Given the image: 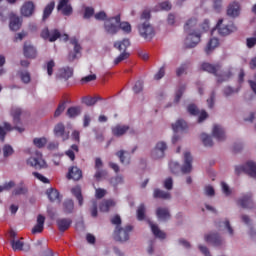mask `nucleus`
<instances>
[{"label":"nucleus","instance_id":"obj_28","mask_svg":"<svg viewBox=\"0 0 256 256\" xmlns=\"http://www.w3.org/2000/svg\"><path fill=\"white\" fill-rule=\"evenodd\" d=\"M156 215L158 219H161L162 221H167L168 219H171V214L169 213V209L167 208H157Z\"/></svg>","mask_w":256,"mask_h":256},{"label":"nucleus","instance_id":"obj_16","mask_svg":"<svg viewBox=\"0 0 256 256\" xmlns=\"http://www.w3.org/2000/svg\"><path fill=\"white\" fill-rule=\"evenodd\" d=\"M238 205H240L242 209H253V195H244L242 198L238 200Z\"/></svg>","mask_w":256,"mask_h":256},{"label":"nucleus","instance_id":"obj_19","mask_svg":"<svg viewBox=\"0 0 256 256\" xmlns=\"http://www.w3.org/2000/svg\"><path fill=\"white\" fill-rule=\"evenodd\" d=\"M217 83H225V81H229L231 77H233V67H228L222 73H218Z\"/></svg>","mask_w":256,"mask_h":256},{"label":"nucleus","instance_id":"obj_47","mask_svg":"<svg viewBox=\"0 0 256 256\" xmlns=\"http://www.w3.org/2000/svg\"><path fill=\"white\" fill-rule=\"evenodd\" d=\"M44 69H46L47 75L51 77V75H53V69H55V61L49 60L48 62H46Z\"/></svg>","mask_w":256,"mask_h":256},{"label":"nucleus","instance_id":"obj_57","mask_svg":"<svg viewBox=\"0 0 256 256\" xmlns=\"http://www.w3.org/2000/svg\"><path fill=\"white\" fill-rule=\"evenodd\" d=\"M3 153H4V157H10V155L14 153L13 147H11V145L9 144L4 145Z\"/></svg>","mask_w":256,"mask_h":256},{"label":"nucleus","instance_id":"obj_54","mask_svg":"<svg viewBox=\"0 0 256 256\" xmlns=\"http://www.w3.org/2000/svg\"><path fill=\"white\" fill-rule=\"evenodd\" d=\"M183 93H185V86H181L177 91H176V95H175V99L174 101L176 103H179V101H181V97H183Z\"/></svg>","mask_w":256,"mask_h":256},{"label":"nucleus","instance_id":"obj_1","mask_svg":"<svg viewBox=\"0 0 256 256\" xmlns=\"http://www.w3.org/2000/svg\"><path fill=\"white\" fill-rule=\"evenodd\" d=\"M10 115L13 118V125L9 122H3V126H0V141H5L7 133L11 131H18V133H23L25 128L21 127V116L23 115V110L17 106H14L10 110Z\"/></svg>","mask_w":256,"mask_h":256},{"label":"nucleus","instance_id":"obj_55","mask_svg":"<svg viewBox=\"0 0 256 256\" xmlns=\"http://www.w3.org/2000/svg\"><path fill=\"white\" fill-rule=\"evenodd\" d=\"M223 7V0H213V9L216 13H221V8Z\"/></svg>","mask_w":256,"mask_h":256},{"label":"nucleus","instance_id":"obj_17","mask_svg":"<svg viewBox=\"0 0 256 256\" xmlns=\"http://www.w3.org/2000/svg\"><path fill=\"white\" fill-rule=\"evenodd\" d=\"M73 220L71 218H59L56 220V225L60 233H65L71 227Z\"/></svg>","mask_w":256,"mask_h":256},{"label":"nucleus","instance_id":"obj_58","mask_svg":"<svg viewBox=\"0 0 256 256\" xmlns=\"http://www.w3.org/2000/svg\"><path fill=\"white\" fill-rule=\"evenodd\" d=\"M187 111L190 115H199V108L195 104L188 105Z\"/></svg>","mask_w":256,"mask_h":256},{"label":"nucleus","instance_id":"obj_36","mask_svg":"<svg viewBox=\"0 0 256 256\" xmlns=\"http://www.w3.org/2000/svg\"><path fill=\"white\" fill-rule=\"evenodd\" d=\"M66 115L70 119H75V117H79V115H81V107L73 106V107L68 108Z\"/></svg>","mask_w":256,"mask_h":256},{"label":"nucleus","instance_id":"obj_39","mask_svg":"<svg viewBox=\"0 0 256 256\" xmlns=\"http://www.w3.org/2000/svg\"><path fill=\"white\" fill-rule=\"evenodd\" d=\"M73 209H75V203L72 199H68L63 203V211L66 215L73 213Z\"/></svg>","mask_w":256,"mask_h":256},{"label":"nucleus","instance_id":"obj_56","mask_svg":"<svg viewBox=\"0 0 256 256\" xmlns=\"http://www.w3.org/2000/svg\"><path fill=\"white\" fill-rule=\"evenodd\" d=\"M189 69V64L185 63L182 64L177 70H176V75L177 77H181L183 73H185Z\"/></svg>","mask_w":256,"mask_h":256},{"label":"nucleus","instance_id":"obj_45","mask_svg":"<svg viewBox=\"0 0 256 256\" xmlns=\"http://www.w3.org/2000/svg\"><path fill=\"white\" fill-rule=\"evenodd\" d=\"M201 139H202V143H203L204 147H213V138H211V136H209L205 133H202Z\"/></svg>","mask_w":256,"mask_h":256},{"label":"nucleus","instance_id":"obj_20","mask_svg":"<svg viewBox=\"0 0 256 256\" xmlns=\"http://www.w3.org/2000/svg\"><path fill=\"white\" fill-rule=\"evenodd\" d=\"M10 245L13 251H29L31 245L23 243L21 240H11Z\"/></svg>","mask_w":256,"mask_h":256},{"label":"nucleus","instance_id":"obj_49","mask_svg":"<svg viewBox=\"0 0 256 256\" xmlns=\"http://www.w3.org/2000/svg\"><path fill=\"white\" fill-rule=\"evenodd\" d=\"M117 157L120 159V163H127L129 164V158L126 160V155H129V152L120 150L116 153Z\"/></svg>","mask_w":256,"mask_h":256},{"label":"nucleus","instance_id":"obj_41","mask_svg":"<svg viewBox=\"0 0 256 256\" xmlns=\"http://www.w3.org/2000/svg\"><path fill=\"white\" fill-rule=\"evenodd\" d=\"M70 43H71V45L74 46V53L75 54L72 55V60H73V59L77 58V55H79V53H81L82 48H81V45L79 44V40H77V38H72L70 40Z\"/></svg>","mask_w":256,"mask_h":256},{"label":"nucleus","instance_id":"obj_48","mask_svg":"<svg viewBox=\"0 0 256 256\" xmlns=\"http://www.w3.org/2000/svg\"><path fill=\"white\" fill-rule=\"evenodd\" d=\"M145 204H140V206L137 209V219L138 221H143L145 219Z\"/></svg>","mask_w":256,"mask_h":256},{"label":"nucleus","instance_id":"obj_51","mask_svg":"<svg viewBox=\"0 0 256 256\" xmlns=\"http://www.w3.org/2000/svg\"><path fill=\"white\" fill-rule=\"evenodd\" d=\"M33 143H34L35 147H38V149H42V147H45V145H47V139L35 138L33 140Z\"/></svg>","mask_w":256,"mask_h":256},{"label":"nucleus","instance_id":"obj_35","mask_svg":"<svg viewBox=\"0 0 256 256\" xmlns=\"http://www.w3.org/2000/svg\"><path fill=\"white\" fill-rule=\"evenodd\" d=\"M72 195L76 197L80 207L83 206V194L81 193V186H75L71 189Z\"/></svg>","mask_w":256,"mask_h":256},{"label":"nucleus","instance_id":"obj_30","mask_svg":"<svg viewBox=\"0 0 256 256\" xmlns=\"http://www.w3.org/2000/svg\"><path fill=\"white\" fill-rule=\"evenodd\" d=\"M131 46V41L129 39H123L122 41H117L114 43V48L118 51H127V48Z\"/></svg>","mask_w":256,"mask_h":256},{"label":"nucleus","instance_id":"obj_33","mask_svg":"<svg viewBox=\"0 0 256 256\" xmlns=\"http://www.w3.org/2000/svg\"><path fill=\"white\" fill-rule=\"evenodd\" d=\"M216 47H219V39L217 38H211L205 48L206 55H210L211 52L216 49Z\"/></svg>","mask_w":256,"mask_h":256},{"label":"nucleus","instance_id":"obj_8","mask_svg":"<svg viewBox=\"0 0 256 256\" xmlns=\"http://www.w3.org/2000/svg\"><path fill=\"white\" fill-rule=\"evenodd\" d=\"M27 163L30 167H34V169H45L47 167V162L44 161L43 154L40 152H36V157H30Z\"/></svg>","mask_w":256,"mask_h":256},{"label":"nucleus","instance_id":"obj_4","mask_svg":"<svg viewBox=\"0 0 256 256\" xmlns=\"http://www.w3.org/2000/svg\"><path fill=\"white\" fill-rule=\"evenodd\" d=\"M121 21V15L108 18L104 22V30L108 35H117L119 33V22Z\"/></svg>","mask_w":256,"mask_h":256},{"label":"nucleus","instance_id":"obj_25","mask_svg":"<svg viewBox=\"0 0 256 256\" xmlns=\"http://www.w3.org/2000/svg\"><path fill=\"white\" fill-rule=\"evenodd\" d=\"M239 13H240L239 3L233 2L228 6L227 15L229 17H239Z\"/></svg>","mask_w":256,"mask_h":256},{"label":"nucleus","instance_id":"obj_46","mask_svg":"<svg viewBox=\"0 0 256 256\" xmlns=\"http://www.w3.org/2000/svg\"><path fill=\"white\" fill-rule=\"evenodd\" d=\"M122 53L114 60V64L115 65H119V63H121V61H125L127 59H129V57L131 56V54L127 51H121Z\"/></svg>","mask_w":256,"mask_h":256},{"label":"nucleus","instance_id":"obj_60","mask_svg":"<svg viewBox=\"0 0 256 256\" xmlns=\"http://www.w3.org/2000/svg\"><path fill=\"white\" fill-rule=\"evenodd\" d=\"M215 97V91L211 92L210 98L207 99L209 109H213V107H215Z\"/></svg>","mask_w":256,"mask_h":256},{"label":"nucleus","instance_id":"obj_14","mask_svg":"<svg viewBox=\"0 0 256 256\" xmlns=\"http://www.w3.org/2000/svg\"><path fill=\"white\" fill-rule=\"evenodd\" d=\"M55 137H60L62 141H67L69 139V132L65 131V125L63 123H58L54 127Z\"/></svg>","mask_w":256,"mask_h":256},{"label":"nucleus","instance_id":"obj_15","mask_svg":"<svg viewBox=\"0 0 256 256\" xmlns=\"http://www.w3.org/2000/svg\"><path fill=\"white\" fill-rule=\"evenodd\" d=\"M23 53L26 59H35L37 57V49L35 46L28 44L27 42L24 43Z\"/></svg>","mask_w":256,"mask_h":256},{"label":"nucleus","instance_id":"obj_27","mask_svg":"<svg viewBox=\"0 0 256 256\" xmlns=\"http://www.w3.org/2000/svg\"><path fill=\"white\" fill-rule=\"evenodd\" d=\"M46 195L49 199V201H51L53 203V201H59V203L61 202V197L59 195V191H57V189L55 188H49L46 191Z\"/></svg>","mask_w":256,"mask_h":256},{"label":"nucleus","instance_id":"obj_7","mask_svg":"<svg viewBox=\"0 0 256 256\" xmlns=\"http://www.w3.org/2000/svg\"><path fill=\"white\" fill-rule=\"evenodd\" d=\"M139 33L143 39L146 41H151L153 37H155V30L153 26L149 24V22H144L143 24L138 26Z\"/></svg>","mask_w":256,"mask_h":256},{"label":"nucleus","instance_id":"obj_22","mask_svg":"<svg viewBox=\"0 0 256 256\" xmlns=\"http://www.w3.org/2000/svg\"><path fill=\"white\" fill-rule=\"evenodd\" d=\"M45 228V216L38 215L37 224L32 228V234L37 235V233H43V229Z\"/></svg>","mask_w":256,"mask_h":256},{"label":"nucleus","instance_id":"obj_2","mask_svg":"<svg viewBox=\"0 0 256 256\" xmlns=\"http://www.w3.org/2000/svg\"><path fill=\"white\" fill-rule=\"evenodd\" d=\"M195 27H197L196 18L189 19L184 25V31L188 35L184 43L186 49H193L201 42V33Z\"/></svg>","mask_w":256,"mask_h":256},{"label":"nucleus","instance_id":"obj_52","mask_svg":"<svg viewBox=\"0 0 256 256\" xmlns=\"http://www.w3.org/2000/svg\"><path fill=\"white\" fill-rule=\"evenodd\" d=\"M223 93L225 97H231V95H235V93H239V89H233L232 87L228 86L224 88Z\"/></svg>","mask_w":256,"mask_h":256},{"label":"nucleus","instance_id":"obj_43","mask_svg":"<svg viewBox=\"0 0 256 256\" xmlns=\"http://www.w3.org/2000/svg\"><path fill=\"white\" fill-rule=\"evenodd\" d=\"M172 129L175 133L179 130L185 131V129H187V122L184 120H178L175 124H172Z\"/></svg>","mask_w":256,"mask_h":256},{"label":"nucleus","instance_id":"obj_64","mask_svg":"<svg viewBox=\"0 0 256 256\" xmlns=\"http://www.w3.org/2000/svg\"><path fill=\"white\" fill-rule=\"evenodd\" d=\"M254 35L255 37L247 38L246 40L248 49H253V47L256 45V32Z\"/></svg>","mask_w":256,"mask_h":256},{"label":"nucleus","instance_id":"obj_40","mask_svg":"<svg viewBox=\"0 0 256 256\" xmlns=\"http://www.w3.org/2000/svg\"><path fill=\"white\" fill-rule=\"evenodd\" d=\"M53 9H55V1H51L45 8L43 11V21H45V19H49V17L51 16V14L53 13Z\"/></svg>","mask_w":256,"mask_h":256},{"label":"nucleus","instance_id":"obj_38","mask_svg":"<svg viewBox=\"0 0 256 256\" xmlns=\"http://www.w3.org/2000/svg\"><path fill=\"white\" fill-rule=\"evenodd\" d=\"M153 197L154 199H171V193L165 192L161 189H155Z\"/></svg>","mask_w":256,"mask_h":256},{"label":"nucleus","instance_id":"obj_29","mask_svg":"<svg viewBox=\"0 0 256 256\" xmlns=\"http://www.w3.org/2000/svg\"><path fill=\"white\" fill-rule=\"evenodd\" d=\"M58 75L61 79H65L67 81V79H71V77H73V68L68 66L60 68Z\"/></svg>","mask_w":256,"mask_h":256},{"label":"nucleus","instance_id":"obj_21","mask_svg":"<svg viewBox=\"0 0 256 256\" xmlns=\"http://www.w3.org/2000/svg\"><path fill=\"white\" fill-rule=\"evenodd\" d=\"M35 11V4L32 1H28L21 7V14L24 17H31Z\"/></svg>","mask_w":256,"mask_h":256},{"label":"nucleus","instance_id":"obj_3","mask_svg":"<svg viewBox=\"0 0 256 256\" xmlns=\"http://www.w3.org/2000/svg\"><path fill=\"white\" fill-rule=\"evenodd\" d=\"M216 29L218 30L219 35L223 37L231 35L237 31V26L232 21L227 22V20L219 19L216 24Z\"/></svg>","mask_w":256,"mask_h":256},{"label":"nucleus","instance_id":"obj_24","mask_svg":"<svg viewBox=\"0 0 256 256\" xmlns=\"http://www.w3.org/2000/svg\"><path fill=\"white\" fill-rule=\"evenodd\" d=\"M212 135L217 141H225V130L221 125H214Z\"/></svg>","mask_w":256,"mask_h":256},{"label":"nucleus","instance_id":"obj_18","mask_svg":"<svg viewBox=\"0 0 256 256\" xmlns=\"http://www.w3.org/2000/svg\"><path fill=\"white\" fill-rule=\"evenodd\" d=\"M83 177V171L77 166H72L68 170L67 179H72L73 181H79Z\"/></svg>","mask_w":256,"mask_h":256},{"label":"nucleus","instance_id":"obj_26","mask_svg":"<svg viewBox=\"0 0 256 256\" xmlns=\"http://www.w3.org/2000/svg\"><path fill=\"white\" fill-rule=\"evenodd\" d=\"M29 193V188L25 185V182H20L16 188L12 191V195L16 197L19 195H27Z\"/></svg>","mask_w":256,"mask_h":256},{"label":"nucleus","instance_id":"obj_44","mask_svg":"<svg viewBox=\"0 0 256 256\" xmlns=\"http://www.w3.org/2000/svg\"><path fill=\"white\" fill-rule=\"evenodd\" d=\"M18 76L20 77L22 83H31V74L28 71H19Z\"/></svg>","mask_w":256,"mask_h":256},{"label":"nucleus","instance_id":"obj_50","mask_svg":"<svg viewBox=\"0 0 256 256\" xmlns=\"http://www.w3.org/2000/svg\"><path fill=\"white\" fill-rule=\"evenodd\" d=\"M124 31V33H130L131 32V24L129 22H121L119 21V31Z\"/></svg>","mask_w":256,"mask_h":256},{"label":"nucleus","instance_id":"obj_32","mask_svg":"<svg viewBox=\"0 0 256 256\" xmlns=\"http://www.w3.org/2000/svg\"><path fill=\"white\" fill-rule=\"evenodd\" d=\"M129 131V126H121L117 125L114 128H112V133L115 137H121L126 134V132Z\"/></svg>","mask_w":256,"mask_h":256},{"label":"nucleus","instance_id":"obj_6","mask_svg":"<svg viewBox=\"0 0 256 256\" xmlns=\"http://www.w3.org/2000/svg\"><path fill=\"white\" fill-rule=\"evenodd\" d=\"M235 173L236 175L246 173V175H249L250 177L256 179V163L253 161H248L245 165L236 166Z\"/></svg>","mask_w":256,"mask_h":256},{"label":"nucleus","instance_id":"obj_23","mask_svg":"<svg viewBox=\"0 0 256 256\" xmlns=\"http://www.w3.org/2000/svg\"><path fill=\"white\" fill-rule=\"evenodd\" d=\"M21 25H22L21 18H19V16L15 14H11L10 24H9L11 31H19V29H21Z\"/></svg>","mask_w":256,"mask_h":256},{"label":"nucleus","instance_id":"obj_63","mask_svg":"<svg viewBox=\"0 0 256 256\" xmlns=\"http://www.w3.org/2000/svg\"><path fill=\"white\" fill-rule=\"evenodd\" d=\"M110 221L112 225H116V227H121V223H122L121 216H119L118 214L113 216Z\"/></svg>","mask_w":256,"mask_h":256},{"label":"nucleus","instance_id":"obj_11","mask_svg":"<svg viewBox=\"0 0 256 256\" xmlns=\"http://www.w3.org/2000/svg\"><path fill=\"white\" fill-rule=\"evenodd\" d=\"M206 243H211V245H213V247H221V245H223L224 240L223 238H221V236L219 235V233H210L205 235L204 237Z\"/></svg>","mask_w":256,"mask_h":256},{"label":"nucleus","instance_id":"obj_61","mask_svg":"<svg viewBox=\"0 0 256 256\" xmlns=\"http://www.w3.org/2000/svg\"><path fill=\"white\" fill-rule=\"evenodd\" d=\"M97 207H98V204H97L96 200H93L92 206L90 208L91 217H97V215H98Z\"/></svg>","mask_w":256,"mask_h":256},{"label":"nucleus","instance_id":"obj_34","mask_svg":"<svg viewBox=\"0 0 256 256\" xmlns=\"http://www.w3.org/2000/svg\"><path fill=\"white\" fill-rule=\"evenodd\" d=\"M111 207H115V201L113 200H103L99 206V209L102 213H107L111 209Z\"/></svg>","mask_w":256,"mask_h":256},{"label":"nucleus","instance_id":"obj_53","mask_svg":"<svg viewBox=\"0 0 256 256\" xmlns=\"http://www.w3.org/2000/svg\"><path fill=\"white\" fill-rule=\"evenodd\" d=\"M95 15V9L93 7H86L84 10V19H91Z\"/></svg>","mask_w":256,"mask_h":256},{"label":"nucleus","instance_id":"obj_31","mask_svg":"<svg viewBox=\"0 0 256 256\" xmlns=\"http://www.w3.org/2000/svg\"><path fill=\"white\" fill-rule=\"evenodd\" d=\"M149 225H150L151 231H152L153 235H155V237H157L158 239H165V237H167V234H165V232L161 231V229H159V226H157L156 224H153L152 222H149Z\"/></svg>","mask_w":256,"mask_h":256},{"label":"nucleus","instance_id":"obj_12","mask_svg":"<svg viewBox=\"0 0 256 256\" xmlns=\"http://www.w3.org/2000/svg\"><path fill=\"white\" fill-rule=\"evenodd\" d=\"M165 151H167V144L158 142L152 151L153 159H162V157H165Z\"/></svg>","mask_w":256,"mask_h":256},{"label":"nucleus","instance_id":"obj_62","mask_svg":"<svg viewBox=\"0 0 256 256\" xmlns=\"http://www.w3.org/2000/svg\"><path fill=\"white\" fill-rule=\"evenodd\" d=\"M65 111V102H62L58 105L57 109L54 112V117H59L61 113Z\"/></svg>","mask_w":256,"mask_h":256},{"label":"nucleus","instance_id":"obj_59","mask_svg":"<svg viewBox=\"0 0 256 256\" xmlns=\"http://www.w3.org/2000/svg\"><path fill=\"white\" fill-rule=\"evenodd\" d=\"M120 183H123V177H121V176H115L110 179V184L113 187H117V185H120Z\"/></svg>","mask_w":256,"mask_h":256},{"label":"nucleus","instance_id":"obj_9","mask_svg":"<svg viewBox=\"0 0 256 256\" xmlns=\"http://www.w3.org/2000/svg\"><path fill=\"white\" fill-rule=\"evenodd\" d=\"M42 39L50 41V43H54L61 37V32L57 29L49 30V28H44L41 32Z\"/></svg>","mask_w":256,"mask_h":256},{"label":"nucleus","instance_id":"obj_37","mask_svg":"<svg viewBox=\"0 0 256 256\" xmlns=\"http://www.w3.org/2000/svg\"><path fill=\"white\" fill-rule=\"evenodd\" d=\"M75 153H79V146L73 144L70 148L65 152V156L69 157L71 161H75Z\"/></svg>","mask_w":256,"mask_h":256},{"label":"nucleus","instance_id":"obj_13","mask_svg":"<svg viewBox=\"0 0 256 256\" xmlns=\"http://www.w3.org/2000/svg\"><path fill=\"white\" fill-rule=\"evenodd\" d=\"M193 170V156H191V152L184 153V164L182 165L181 171L182 173H191Z\"/></svg>","mask_w":256,"mask_h":256},{"label":"nucleus","instance_id":"obj_10","mask_svg":"<svg viewBox=\"0 0 256 256\" xmlns=\"http://www.w3.org/2000/svg\"><path fill=\"white\" fill-rule=\"evenodd\" d=\"M202 71H206V73H211L215 77H219V72L221 71V64H211L208 62H204L201 65Z\"/></svg>","mask_w":256,"mask_h":256},{"label":"nucleus","instance_id":"obj_42","mask_svg":"<svg viewBox=\"0 0 256 256\" xmlns=\"http://www.w3.org/2000/svg\"><path fill=\"white\" fill-rule=\"evenodd\" d=\"M98 101H101V97H89L86 96L82 99V102L84 105H87V107H93Z\"/></svg>","mask_w":256,"mask_h":256},{"label":"nucleus","instance_id":"obj_5","mask_svg":"<svg viewBox=\"0 0 256 256\" xmlns=\"http://www.w3.org/2000/svg\"><path fill=\"white\" fill-rule=\"evenodd\" d=\"M131 231H133V226L131 225H127L125 227H115V241H119L120 243H125V241H129V233H131Z\"/></svg>","mask_w":256,"mask_h":256}]
</instances>
